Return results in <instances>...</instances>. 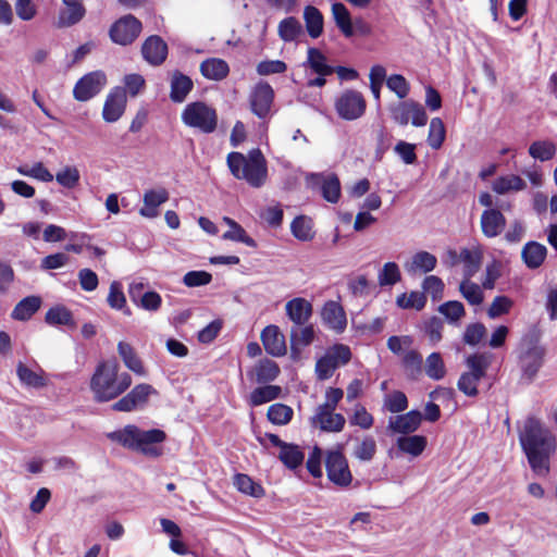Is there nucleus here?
Here are the masks:
<instances>
[{"mask_svg":"<svg viewBox=\"0 0 557 557\" xmlns=\"http://www.w3.org/2000/svg\"><path fill=\"white\" fill-rule=\"evenodd\" d=\"M467 371L462 372L457 381V388L468 397L479 394V383L485 376L487 363L482 356L470 355L466 358Z\"/></svg>","mask_w":557,"mask_h":557,"instance_id":"obj_7","label":"nucleus"},{"mask_svg":"<svg viewBox=\"0 0 557 557\" xmlns=\"http://www.w3.org/2000/svg\"><path fill=\"white\" fill-rule=\"evenodd\" d=\"M256 382L259 384L273 382L280 374L276 362L270 359H261L253 369Z\"/></svg>","mask_w":557,"mask_h":557,"instance_id":"obj_46","label":"nucleus"},{"mask_svg":"<svg viewBox=\"0 0 557 557\" xmlns=\"http://www.w3.org/2000/svg\"><path fill=\"white\" fill-rule=\"evenodd\" d=\"M109 306L114 310H123L126 308V297L122 285L117 281L111 282L107 297Z\"/></svg>","mask_w":557,"mask_h":557,"instance_id":"obj_62","label":"nucleus"},{"mask_svg":"<svg viewBox=\"0 0 557 557\" xmlns=\"http://www.w3.org/2000/svg\"><path fill=\"white\" fill-rule=\"evenodd\" d=\"M312 305L304 297H295L285 304V314L294 325H304L312 315Z\"/></svg>","mask_w":557,"mask_h":557,"instance_id":"obj_24","label":"nucleus"},{"mask_svg":"<svg viewBox=\"0 0 557 557\" xmlns=\"http://www.w3.org/2000/svg\"><path fill=\"white\" fill-rule=\"evenodd\" d=\"M57 184L65 189H74L81 181V172L74 164L61 166L53 175Z\"/></svg>","mask_w":557,"mask_h":557,"instance_id":"obj_42","label":"nucleus"},{"mask_svg":"<svg viewBox=\"0 0 557 557\" xmlns=\"http://www.w3.org/2000/svg\"><path fill=\"white\" fill-rule=\"evenodd\" d=\"M108 438L124 448L138 451L149 458L162 455V443L166 434L161 429L141 430L136 424H126L107 434Z\"/></svg>","mask_w":557,"mask_h":557,"instance_id":"obj_2","label":"nucleus"},{"mask_svg":"<svg viewBox=\"0 0 557 557\" xmlns=\"http://www.w3.org/2000/svg\"><path fill=\"white\" fill-rule=\"evenodd\" d=\"M315 331L313 325L304 324V325H294L290 330V343L292 346H300L306 347L310 345L314 339Z\"/></svg>","mask_w":557,"mask_h":557,"instance_id":"obj_54","label":"nucleus"},{"mask_svg":"<svg viewBox=\"0 0 557 557\" xmlns=\"http://www.w3.org/2000/svg\"><path fill=\"white\" fill-rule=\"evenodd\" d=\"M519 442L532 470L539 475H546L549 471V457L556 449L552 433L530 418L524 422Z\"/></svg>","mask_w":557,"mask_h":557,"instance_id":"obj_1","label":"nucleus"},{"mask_svg":"<svg viewBox=\"0 0 557 557\" xmlns=\"http://www.w3.org/2000/svg\"><path fill=\"white\" fill-rule=\"evenodd\" d=\"M274 101V90L267 82L257 83L249 96V104L251 112L261 120L267 119L271 113Z\"/></svg>","mask_w":557,"mask_h":557,"instance_id":"obj_14","label":"nucleus"},{"mask_svg":"<svg viewBox=\"0 0 557 557\" xmlns=\"http://www.w3.org/2000/svg\"><path fill=\"white\" fill-rule=\"evenodd\" d=\"M480 222L483 234L490 238L499 235L506 226V219L497 209H485Z\"/></svg>","mask_w":557,"mask_h":557,"instance_id":"obj_27","label":"nucleus"},{"mask_svg":"<svg viewBox=\"0 0 557 557\" xmlns=\"http://www.w3.org/2000/svg\"><path fill=\"white\" fill-rule=\"evenodd\" d=\"M384 407L392 413L404 411L408 407L406 395L400 391H394L384 398Z\"/></svg>","mask_w":557,"mask_h":557,"instance_id":"obj_64","label":"nucleus"},{"mask_svg":"<svg viewBox=\"0 0 557 557\" xmlns=\"http://www.w3.org/2000/svg\"><path fill=\"white\" fill-rule=\"evenodd\" d=\"M302 66H308L317 75H331L334 72V67L327 64L326 57L314 47L308 48Z\"/></svg>","mask_w":557,"mask_h":557,"instance_id":"obj_37","label":"nucleus"},{"mask_svg":"<svg viewBox=\"0 0 557 557\" xmlns=\"http://www.w3.org/2000/svg\"><path fill=\"white\" fill-rule=\"evenodd\" d=\"M45 321L50 325H70L73 324V317L64 306H54L46 312Z\"/></svg>","mask_w":557,"mask_h":557,"instance_id":"obj_60","label":"nucleus"},{"mask_svg":"<svg viewBox=\"0 0 557 557\" xmlns=\"http://www.w3.org/2000/svg\"><path fill=\"white\" fill-rule=\"evenodd\" d=\"M277 33L283 41L290 42L302 34V26L297 18L288 16L280 22Z\"/></svg>","mask_w":557,"mask_h":557,"instance_id":"obj_50","label":"nucleus"},{"mask_svg":"<svg viewBox=\"0 0 557 557\" xmlns=\"http://www.w3.org/2000/svg\"><path fill=\"white\" fill-rule=\"evenodd\" d=\"M290 231L294 237L301 242H309L314 237L312 221L304 215L293 220Z\"/></svg>","mask_w":557,"mask_h":557,"instance_id":"obj_52","label":"nucleus"},{"mask_svg":"<svg viewBox=\"0 0 557 557\" xmlns=\"http://www.w3.org/2000/svg\"><path fill=\"white\" fill-rule=\"evenodd\" d=\"M438 312L444 317L447 323L459 325L460 320L466 314V309L461 301L448 300L440 305Z\"/></svg>","mask_w":557,"mask_h":557,"instance_id":"obj_47","label":"nucleus"},{"mask_svg":"<svg viewBox=\"0 0 557 557\" xmlns=\"http://www.w3.org/2000/svg\"><path fill=\"white\" fill-rule=\"evenodd\" d=\"M321 319L330 330L336 333L344 332L347 325L344 308L337 301L330 300L323 305Z\"/></svg>","mask_w":557,"mask_h":557,"instance_id":"obj_23","label":"nucleus"},{"mask_svg":"<svg viewBox=\"0 0 557 557\" xmlns=\"http://www.w3.org/2000/svg\"><path fill=\"white\" fill-rule=\"evenodd\" d=\"M260 339L267 354L273 357H283L286 355L287 347L285 336L277 325H267L261 331Z\"/></svg>","mask_w":557,"mask_h":557,"instance_id":"obj_19","label":"nucleus"},{"mask_svg":"<svg viewBox=\"0 0 557 557\" xmlns=\"http://www.w3.org/2000/svg\"><path fill=\"white\" fill-rule=\"evenodd\" d=\"M193 81L181 72L175 71L171 79L170 98L173 102H183L193 89Z\"/></svg>","mask_w":557,"mask_h":557,"instance_id":"obj_34","label":"nucleus"},{"mask_svg":"<svg viewBox=\"0 0 557 557\" xmlns=\"http://www.w3.org/2000/svg\"><path fill=\"white\" fill-rule=\"evenodd\" d=\"M126 95L122 87H114L106 97L102 108V119L107 123L119 121L126 108Z\"/></svg>","mask_w":557,"mask_h":557,"instance_id":"obj_18","label":"nucleus"},{"mask_svg":"<svg viewBox=\"0 0 557 557\" xmlns=\"http://www.w3.org/2000/svg\"><path fill=\"white\" fill-rule=\"evenodd\" d=\"M16 375L20 383L27 388H41L46 385L41 370L34 371L21 361L16 364Z\"/></svg>","mask_w":557,"mask_h":557,"instance_id":"obj_40","label":"nucleus"},{"mask_svg":"<svg viewBox=\"0 0 557 557\" xmlns=\"http://www.w3.org/2000/svg\"><path fill=\"white\" fill-rule=\"evenodd\" d=\"M41 299L38 296H27L20 300L12 310L11 317L17 321H27L38 311Z\"/></svg>","mask_w":557,"mask_h":557,"instance_id":"obj_41","label":"nucleus"},{"mask_svg":"<svg viewBox=\"0 0 557 557\" xmlns=\"http://www.w3.org/2000/svg\"><path fill=\"white\" fill-rule=\"evenodd\" d=\"M132 385V377L126 372H120L115 360L101 361L97 364L91 379L90 391L98 403L115 399Z\"/></svg>","mask_w":557,"mask_h":557,"instance_id":"obj_3","label":"nucleus"},{"mask_svg":"<svg viewBox=\"0 0 557 557\" xmlns=\"http://www.w3.org/2000/svg\"><path fill=\"white\" fill-rule=\"evenodd\" d=\"M144 289L143 283H132L128 286V293L132 300L141 309L150 312L158 311L162 305V298L156 290H147L141 294Z\"/></svg>","mask_w":557,"mask_h":557,"instance_id":"obj_22","label":"nucleus"},{"mask_svg":"<svg viewBox=\"0 0 557 557\" xmlns=\"http://www.w3.org/2000/svg\"><path fill=\"white\" fill-rule=\"evenodd\" d=\"M547 256V248L537 242H528L522 250L521 258L529 269H537Z\"/></svg>","mask_w":557,"mask_h":557,"instance_id":"obj_33","label":"nucleus"},{"mask_svg":"<svg viewBox=\"0 0 557 557\" xmlns=\"http://www.w3.org/2000/svg\"><path fill=\"white\" fill-rule=\"evenodd\" d=\"M437 264V258L425 250L417 251L410 261L405 263V270L412 275L432 272Z\"/></svg>","mask_w":557,"mask_h":557,"instance_id":"obj_26","label":"nucleus"},{"mask_svg":"<svg viewBox=\"0 0 557 557\" xmlns=\"http://www.w3.org/2000/svg\"><path fill=\"white\" fill-rule=\"evenodd\" d=\"M428 440L423 435L413 434L399 436L396 440L397 448L412 458L419 457L425 450Z\"/></svg>","mask_w":557,"mask_h":557,"instance_id":"obj_32","label":"nucleus"},{"mask_svg":"<svg viewBox=\"0 0 557 557\" xmlns=\"http://www.w3.org/2000/svg\"><path fill=\"white\" fill-rule=\"evenodd\" d=\"M422 422V414L418 410H410L406 413L389 418L387 430L393 434L406 436L416 432Z\"/></svg>","mask_w":557,"mask_h":557,"instance_id":"obj_20","label":"nucleus"},{"mask_svg":"<svg viewBox=\"0 0 557 557\" xmlns=\"http://www.w3.org/2000/svg\"><path fill=\"white\" fill-rule=\"evenodd\" d=\"M386 87L392 91L399 100H404L410 94V84L406 77L401 74H391L386 78Z\"/></svg>","mask_w":557,"mask_h":557,"instance_id":"obj_57","label":"nucleus"},{"mask_svg":"<svg viewBox=\"0 0 557 557\" xmlns=\"http://www.w3.org/2000/svg\"><path fill=\"white\" fill-rule=\"evenodd\" d=\"M85 15V8L82 3L64 4L60 11L55 26L58 28H67L77 24Z\"/></svg>","mask_w":557,"mask_h":557,"instance_id":"obj_39","label":"nucleus"},{"mask_svg":"<svg viewBox=\"0 0 557 557\" xmlns=\"http://www.w3.org/2000/svg\"><path fill=\"white\" fill-rule=\"evenodd\" d=\"M422 293L429 294L433 300H440L444 294V283L436 275H428L424 277L422 284Z\"/></svg>","mask_w":557,"mask_h":557,"instance_id":"obj_63","label":"nucleus"},{"mask_svg":"<svg viewBox=\"0 0 557 557\" xmlns=\"http://www.w3.org/2000/svg\"><path fill=\"white\" fill-rule=\"evenodd\" d=\"M349 423L350 425L359 426L362 430H369L374 423V418L362 404L357 403L355 404L352 413L349 417Z\"/></svg>","mask_w":557,"mask_h":557,"instance_id":"obj_59","label":"nucleus"},{"mask_svg":"<svg viewBox=\"0 0 557 557\" xmlns=\"http://www.w3.org/2000/svg\"><path fill=\"white\" fill-rule=\"evenodd\" d=\"M141 53L148 63L158 65L165 60L168 46L159 36H150L144 41Z\"/></svg>","mask_w":557,"mask_h":557,"instance_id":"obj_25","label":"nucleus"},{"mask_svg":"<svg viewBox=\"0 0 557 557\" xmlns=\"http://www.w3.org/2000/svg\"><path fill=\"white\" fill-rule=\"evenodd\" d=\"M226 163L236 180L252 188H260L268 181V162L259 148H252L247 153L232 151L227 154Z\"/></svg>","mask_w":557,"mask_h":557,"instance_id":"obj_4","label":"nucleus"},{"mask_svg":"<svg viewBox=\"0 0 557 557\" xmlns=\"http://www.w3.org/2000/svg\"><path fill=\"white\" fill-rule=\"evenodd\" d=\"M332 17L334 20V23L336 24L337 28L341 30V33L346 37L349 38L354 36L355 29L354 24L351 21V16L347 8L341 3L335 2L331 7Z\"/></svg>","mask_w":557,"mask_h":557,"instance_id":"obj_36","label":"nucleus"},{"mask_svg":"<svg viewBox=\"0 0 557 557\" xmlns=\"http://www.w3.org/2000/svg\"><path fill=\"white\" fill-rule=\"evenodd\" d=\"M282 394V388L278 385H264L255 388L248 398V403L252 407L272 401L278 398Z\"/></svg>","mask_w":557,"mask_h":557,"instance_id":"obj_43","label":"nucleus"},{"mask_svg":"<svg viewBox=\"0 0 557 557\" xmlns=\"http://www.w3.org/2000/svg\"><path fill=\"white\" fill-rule=\"evenodd\" d=\"M424 371L426 376L433 381H440L446 376V367L440 352L434 351L426 357Z\"/></svg>","mask_w":557,"mask_h":557,"instance_id":"obj_49","label":"nucleus"},{"mask_svg":"<svg viewBox=\"0 0 557 557\" xmlns=\"http://www.w3.org/2000/svg\"><path fill=\"white\" fill-rule=\"evenodd\" d=\"M392 120L399 126H406L411 123L414 127H423L428 122V115L424 108L413 100H403L389 106Z\"/></svg>","mask_w":557,"mask_h":557,"instance_id":"obj_9","label":"nucleus"},{"mask_svg":"<svg viewBox=\"0 0 557 557\" xmlns=\"http://www.w3.org/2000/svg\"><path fill=\"white\" fill-rule=\"evenodd\" d=\"M491 188L496 195H506L525 189L527 184L517 174H506L497 176L492 182Z\"/></svg>","mask_w":557,"mask_h":557,"instance_id":"obj_31","label":"nucleus"},{"mask_svg":"<svg viewBox=\"0 0 557 557\" xmlns=\"http://www.w3.org/2000/svg\"><path fill=\"white\" fill-rule=\"evenodd\" d=\"M201 75L209 81H223L230 73L227 62L220 58H208L200 64Z\"/></svg>","mask_w":557,"mask_h":557,"instance_id":"obj_28","label":"nucleus"},{"mask_svg":"<svg viewBox=\"0 0 557 557\" xmlns=\"http://www.w3.org/2000/svg\"><path fill=\"white\" fill-rule=\"evenodd\" d=\"M326 476L338 487H348L352 482V473L349 469L347 458L341 448L330 449L324 457Z\"/></svg>","mask_w":557,"mask_h":557,"instance_id":"obj_10","label":"nucleus"},{"mask_svg":"<svg viewBox=\"0 0 557 557\" xmlns=\"http://www.w3.org/2000/svg\"><path fill=\"white\" fill-rule=\"evenodd\" d=\"M169 193L163 187L150 188L144 193L143 206L138 213L146 219L157 218L159 214V207L166 202Z\"/></svg>","mask_w":557,"mask_h":557,"instance_id":"obj_21","label":"nucleus"},{"mask_svg":"<svg viewBox=\"0 0 557 557\" xmlns=\"http://www.w3.org/2000/svg\"><path fill=\"white\" fill-rule=\"evenodd\" d=\"M294 411L292 407L275 403L268 408L267 418L274 425H286L293 419Z\"/></svg>","mask_w":557,"mask_h":557,"instance_id":"obj_51","label":"nucleus"},{"mask_svg":"<svg viewBox=\"0 0 557 557\" xmlns=\"http://www.w3.org/2000/svg\"><path fill=\"white\" fill-rule=\"evenodd\" d=\"M117 352L124 363V366L137 376L144 377L147 372L139 359L134 351L133 347L126 342H119L116 346Z\"/></svg>","mask_w":557,"mask_h":557,"instance_id":"obj_29","label":"nucleus"},{"mask_svg":"<svg viewBox=\"0 0 557 557\" xmlns=\"http://www.w3.org/2000/svg\"><path fill=\"white\" fill-rule=\"evenodd\" d=\"M351 359L350 348L343 344H336L324 352L315 362V375L319 380L330 379L335 370L348 363Z\"/></svg>","mask_w":557,"mask_h":557,"instance_id":"obj_8","label":"nucleus"},{"mask_svg":"<svg viewBox=\"0 0 557 557\" xmlns=\"http://www.w3.org/2000/svg\"><path fill=\"white\" fill-rule=\"evenodd\" d=\"M141 32V23L133 15H125L110 27V38L113 42L126 46L133 42Z\"/></svg>","mask_w":557,"mask_h":557,"instance_id":"obj_15","label":"nucleus"},{"mask_svg":"<svg viewBox=\"0 0 557 557\" xmlns=\"http://www.w3.org/2000/svg\"><path fill=\"white\" fill-rule=\"evenodd\" d=\"M182 123L203 134H211L218 125L215 110L202 101H194L184 107L181 113Z\"/></svg>","mask_w":557,"mask_h":557,"instance_id":"obj_6","label":"nucleus"},{"mask_svg":"<svg viewBox=\"0 0 557 557\" xmlns=\"http://www.w3.org/2000/svg\"><path fill=\"white\" fill-rule=\"evenodd\" d=\"M16 172L41 183H51L54 178L49 169L41 162H34L32 165H18Z\"/></svg>","mask_w":557,"mask_h":557,"instance_id":"obj_44","label":"nucleus"},{"mask_svg":"<svg viewBox=\"0 0 557 557\" xmlns=\"http://www.w3.org/2000/svg\"><path fill=\"white\" fill-rule=\"evenodd\" d=\"M512 307V299H510L508 296L498 295L492 300L486 313L490 319H497L502 315L508 314Z\"/></svg>","mask_w":557,"mask_h":557,"instance_id":"obj_61","label":"nucleus"},{"mask_svg":"<svg viewBox=\"0 0 557 557\" xmlns=\"http://www.w3.org/2000/svg\"><path fill=\"white\" fill-rule=\"evenodd\" d=\"M483 287L473 283L471 278H462L459 284V293L471 306H480L484 301Z\"/></svg>","mask_w":557,"mask_h":557,"instance_id":"obj_48","label":"nucleus"},{"mask_svg":"<svg viewBox=\"0 0 557 557\" xmlns=\"http://www.w3.org/2000/svg\"><path fill=\"white\" fill-rule=\"evenodd\" d=\"M233 484L239 493L246 496L261 498L265 494L263 486L245 473L235 474L233 478Z\"/></svg>","mask_w":557,"mask_h":557,"instance_id":"obj_38","label":"nucleus"},{"mask_svg":"<svg viewBox=\"0 0 557 557\" xmlns=\"http://www.w3.org/2000/svg\"><path fill=\"white\" fill-rule=\"evenodd\" d=\"M306 183L310 187L319 186L325 201L331 203L338 202L341 198V183L335 174L310 173L306 176Z\"/></svg>","mask_w":557,"mask_h":557,"instance_id":"obj_16","label":"nucleus"},{"mask_svg":"<svg viewBox=\"0 0 557 557\" xmlns=\"http://www.w3.org/2000/svg\"><path fill=\"white\" fill-rule=\"evenodd\" d=\"M107 85V75L97 70L82 76L73 87V97L78 102H86L96 97Z\"/></svg>","mask_w":557,"mask_h":557,"instance_id":"obj_13","label":"nucleus"},{"mask_svg":"<svg viewBox=\"0 0 557 557\" xmlns=\"http://www.w3.org/2000/svg\"><path fill=\"white\" fill-rule=\"evenodd\" d=\"M278 459L286 468L294 470L302 465L305 455L298 445L286 443L280 449Z\"/></svg>","mask_w":557,"mask_h":557,"instance_id":"obj_45","label":"nucleus"},{"mask_svg":"<svg viewBox=\"0 0 557 557\" xmlns=\"http://www.w3.org/2000/svg\"><path fill=\"white\" fill-rule=\"evenodd\" d=\"M445 126L440 117L430 121L426 141L432 149H440L445 140Z\"/></svg>","mask_w":557,"mask_h":557,"instance_id":"obj_56","label":"nucleus"},{"mask_svg":"<svg viewBox=\"0 0 557 557\" xmlns=\"http://www.w3.org/2000/svg\"><path fill=\"white\" fill-rule=\"evenodd\" d=\"M222 222L227 226V231L223 233L222 239L242 243L250 248L257 247L256 240L235 220L230 216H223Z\"/></svg>","mask_w":557,"mask_h":557,"instance_id":"obj_30","label":"nucleus"},{"mask_svg":"<svg viewBox=\"0 0 557 557\" xmlns=\"http://www.w3.org/2000/svg\"><path fill=\"white\" fill-rule=\"evenodd\" d=\"M401 280L399 267L394 261L385 262L377 272V283L380 286H393Z\"/></svg>","mask_w":557,"mask_h":557,"instance_id":"obj_55","label":"nucleus"},{"mask_svg":"<svg viewBox=\"0 0 557 557\" xmlns=\"http://www.w3.org/2000/svg\"><path fill=\"white\" fill-rule=\"evenodd\" d=\"M304 22L308 35L312 38H319L323 34L324 18L322 13L313 5H307L304 9Z\"/></svg>","mask_w":557,"mask_h":557,"instance_id":"obj_35","label":"nucleus"},{"mask_svg":"<svg viewBox=\"0 0 557 557\" xmlns=\"http://www.w3.org/2000/svg\"><path fill=\"white\" fill-rule=\"evenodd\" d=\"M426 302L423 293L412 290L409 294L401 293L396 297V305L401 309L421 310Z\"/></svg>","mask_w":557,"mask_h":557,"instance_id":"obj_58","label":"nucleus"},{"mask_svg":"<svg viewBox=\"0 0 557 557\" xmlns=\"http://www.w3.org/2000/svg\"><path fill=\"white\" fill-rule=\"evenodd\" d=\"M337 115L345 121L360 119L366 111V100L361 92L352 89L343 91L335 100Z\"/></svg>","mask_w":557,"mask_h":557,"instance_id":"obj_12","label":"nucleus"},{"mask_svg":"<svg viewBox=\"0 0 557 557\" xmlns=\"http://www.w3.org/2000/svg\"><path fill=\"white\" fill-rule=\"evenodd\" d=\"M344 392L339 387H327L324 394V403L320 404L312 417L310 423L313 428L327 433H339L346 424L345 417L336 412V407L342 400Z\"/></svg>","mask_w":557,"mask_h":557,"instance_id":"obj_5","label":"nucleus"},{"mask_svg":"<svg viewBox=\"0 0 557 557\" xmlns=\"http://www.w3.org/2000/svg\"><path fill=\"white\" fill-rule=\"evenodd\" d=\"M158 391L148 383L136 384L123 397L112 405V409L120 412H131L145 408L151 397H157Z\"/></svg>","mask_w":557,"mask_h":557,"instance_id":"obj_11","label":"nucleus"},{"mask_svg":"<svg viewBox=\"0 0 557 557\" xmlns=\"http://www.w3.org/2000/svg\"><path fill=\"white\" fill-rule=\"evenodd\" d=\"M448 256L453 264L460 262L462 264L463 278H472L479 271L482 260V252L478 246L472 248H462L459 253L449 251Z\"/></svg>","mask_w":557,"mask_h":557,"instance_id":"obj_17","label":"nucleus"},{"mask_svg":"<svg viewBox=\"0 0 557 557\" xmlns=\"http://www.w3.org/2000/svg\"><path fill=\"white\" fill-rule=\"evenodd\" d=\"M556 145L549 140H536L529 147V154L541 162L552 160L556 154Z\"/></svg>","mask_w":557,"mask_h":557,"instance_id":"obj_53","label":"nucleus"}]
</instances>
